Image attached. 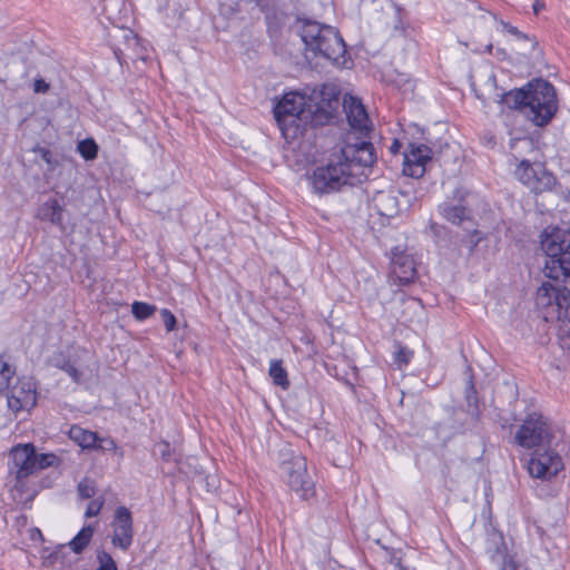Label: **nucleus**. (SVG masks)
<instances>
[{
  "label": "nucleus",
  "mask_w": 570,
  "mask_h": 570,
  "mask_svg": "<svg viewBox=\"0 0 570 570\" xmlns=\"http://www.w3.org/2000/svg\"><path fill=\"white\" fill-rule=\"evenodd\" d=\"M375 161L376 155L371 142L347 144L333 153L325 164L307 174L308 185L317 195L340 191L345 186L365 180Z\"/></svg>",
  "instance_id": "f257e3e1"
},
{
  "label": "nucleus",
  "mask_w": 570,
  "mask_h": 570,
  "mask_svg": "<svg viewBox=\"0 0 570 570\" xmlns=\"http://www.w3.org/2000/svg\"><path fill=\"white\" fill-rule=\"evenodd\" d=\"M333 102L337 104L333 88L313 89L309 96L297 91L285 94L274 108L275 119L284 136H295L307 125L321 126L333 117Z\"/></svg>",
  "instance_id": "f03ea898"
},
{
  "label": "nucleus",
  "mask_w": 570,
  "mask_h": 570,
  "mask_svg": "<svg viewBox=\"0 0 570 570\" xmlns=\"http://www.w3.org/2000/svg\"><path fill=\"white\" fill-rule=\"evenodd\" d=\"M301 38L306 48L315 55L323 56L338 67H347L346 46L335 28L305 20L302 22Z\"/></svg>",
  "instance_id": "7ed1b4c3"
},
{
  "label": "nucleus",
  "mask_w": 570,
  "mask_h": 570,
  "mask_svg": "<svg viewBox=\"0 0 570 570\" xmlns=\"http://www.w3.org/2000/svg\"><path fill=\"white\" fill-rule=\"evenodd\" d=\"M541 248L546 254L543 274L549 279L566 277V291L570 292V232L549 227L541 234Z\"/></svg>",
  "instance_id": "20e7f679"
},
{
  "label": "nucleus",
  "mask_w": 570,
  "mask_h": 570,
  "mask_svg": "<svg viewBox=\"0 0 570 570\" xmlns=\"http://www.w3.org/2000/svg\"><path fill=\"white\" fill-rule=\"evenodd\" d=\"M557 95L553 86L543 79L527 85L525 117L537 126L547 125L557 111Z\"/></svg>",
  "instance_id": "39448f33"
},
{
  "label": "nucleus",
  "mask_w": 570,
  "mask_h": 570,
  "mask_svg": "<svg viewBox=\"0 0 570 570\" xmlns=\"http://www.w3.org/2000/svg\"><path fill=\"white\" fill-rule=\"evenodd\" d=\"M566 277L549 279L537 291L535 305L546 322L560 321L563 309L569 305L570 292L566 291Z\"/></svg>",
  "instance_id": "423d86ee"
},
{
  "label": "nucleus",
  "mask_w": 570,
  "mask_h": 570,
  "mask_svg": "<svg viewBox=\"0 0 570 570\" xmlns=\"http://www.w3.org/2000/svg\"><path fill=\"white\" fill-rule=\"evenodd\" d=\"M552 433L548 421L539 413L527 416L515 433V442L528 450H541L549 448Z\"/></svg>",
  "instance_id": "0eeeda50"
},
{
  "label": "nucleus",
  "mask_w": 570,
  "mask_h": 570,
  "mask_svg": "<svg viewBox=\"0 0 570 570\" xmlns=\"http://www.w3.org/2000/svg\"><path fill=\"white\" fill-rule=\"evenodd\" d=\"M281 471L288 487L307 498L313 491V481L307 475L306 460L301 454H294L291 451L284 453L281 462Z\"/></svg>",
  "instance_id": "6e6552de"
},
{
  "label": "nucleus",
  "mask_w": 570,
  "mask_h": 570,
  "mask_svg": "<svg viewBox=\"0 0 570 570\" xmlns=\"http://www.w3.org/2000/svg\"><path fill=\"white\" fill-rule=\"evenodd\" d=\"M514 176L534 193L551 190L556 185L554 176L541 163H531L529 159L515 164Z\"/></svg>",
  "instance_id": "1a4fd4ad"
},
{
  "label": "nucleus",
  "mask_w": 570,
  "mask_h": 570,
  "mask_svg": "<svg viewBox=\"0 0 570 570\" xmlns=\"http://www.w3.org/2000/svg\"><path fill=\"white\" fill-rule=\"evenodd\" d=\"M487 554L497 570H517L512 537H491L487 542Z\"/></svg>",
  "instance_id": "9d476101"
},
{
  "label": "nucleus",
  "mask_w": 570,
  "mask_h": 570,
  "mask_svg": "<svg viewBox=\"0 0 570 570\" xmlns=\"http://www.w3.org/2000/svg\"><path fill=\"white\" fill-rule=\"evenodd\" d=\"M562 469L561 458L549 448L534 450L528 462V471L537 479H551Z\"/></svg>",
  "instance_id": "9b49d317"
},
{
  "label": "nucleus",
  "mask_w": 570,
  "mask_h": 570,
  "mask_svg": "<svg viewBox=\"0 0 570 570\" xmlns=\"http://www.w3.org/2000/svg\"><path fill=\"white\" fill-rule=\"evenodd\" d=\"M8 406L13 412L29 411L36 405V384L30 377H22L9 387L7 393Z\"/></svg>",
  "instance_id": "f8f14e48"
},
{
  "label": "nucleus",
  "mask_w": 570,
  "mask_h": 570,
  "mask_svg": "<svg viewBox=\"0 0 570 570\" xmlns=\"http://www.w3.org/2000/svg\"><path fill=\"white\" fill-rule=\"evenodd\" d=\"M433 151L424 144H410L404 153L403 173L410 177L420 178L432 161Z\"/></svg>",
  "instance_id": "ddd939ff"
},
{
  "label": "nucleus",
  "mask_w": 570,
  "mask_h": 570,
  "mask_svg": "<svg viewBox=\"0 0 570 570\" xmlns=\"http://www.w3.org/2000/svg\"><path fill=\"white\" fill-rule=\"evenodd\" d=\"M343 107L350 126L360 134H366L370 129V119L362 102L354 96L345 95Z\"/></svg>",
  "instance_id": "4468645a"
},
{
  "label": "nucleus",
  "mask_w": 570,
  "mask_h": 570,
  "mask_svg": "<svg viewBox=\"0 0 570 570\" xmlns=\"http://www.w3.org/2000/svg\"><path fill=\"white\" fill-rule=\"evenodd\" d=\"M11 458L18 479L27 478L37 471V454L31 444L16 446L11 451Z\"/></svg>",
  "instance_id": "2eb2a0df"
},
{
  "label": "nucleus",
  "mask_w": 570,
  "mask_h": 570,
  "mask_svg": "<svg viewBox=\"0 0 570 570\" xmlns=\"http://www.w3.org/2000/svg\"><path fill=\"white\" fill-rule=\"evenodd\" d=\"M392 275L401 285L414 282L416 277L415 262L407 254H395L392 259Z\"/></svg>",
  "instance_id": "dca6fc26"
},
{
  "label": "nucleus",
  "mask_w": 570,
  "mask_h": 570,
  "mask_svg": "<svg viewBox=\"0 0 570 570\" xmlns=\"http://www.w3.org/2000/svg\"><path fill=\"white\" fill-rule=\"evenodd\" d=\"M373 208L386 218L395 217L400 212L399 198L392 190H380L372 198Z\"/></svg>",
  "instance_id": "f3484780"
},
{
  "label": "nucleus",
  "mask_w": 570,
  "mask_h": 570,
  "mask_svg": "<svg viewBox=\"0 0 570 570\" xmlns=\"http://www.w3.org/2000/svg\"><path fill=\"white\" fill-rule=\"evenodd\" d=\"M493 101L503 104L509 108L521 109L525 115V106H527V88L511 90L509 92H494L492 97Z\"/></svg>",
  "instance_id": "a211bd4d"
},
{
  "label": "nucleus",
  "mask_w": 570,
  "mask_h": 570,
  "mask_svg": "<svg viewBox=\"0 0 570 570\" xmlns=\"http://www.w3.org/2000/svg\"><path fill=\"white\" fill-rule=\"evenodd\" d=\"M38 217L41 220H47L53 225L62 226L63 208L57 199H49L39 207Z\"/></svg>",
  "instance_id": "6ab92c4d"
},
{
  "label": "nucleus",
  "mask_w": 570,
  "mask_h": 570,
  "mask_svg": "<svg viewBox=\"0 0 570 570\" xmlns=\"http://www.w3.org/2000/svg\"><path fill=\"white\" fill-rule=\"evenodd\" d=\"M70 551L67 548V544H58L55 549L50 550L49 548H43L41 550V559L42 564L45 567H53L57 562L62 564L70 563L69 560Z\"/></svg>",
  "instance_id": "aec40b11"
},
{
  "label": "nucleus",
  "mask_w": 570,
  "mask_h": 570,
  "mask_svg": "<svg viewBox=\"0 0 570 570\" xmlns=\"http://www.w3.org/2000/svg\"><path fill=\"white\" fill-rule=\"evenodd\" d=\"M509 147L511 156L515 164H519L521 159L534 151L533 140L529 137L510 138Z\"/></svg>",
  "instance_id": "412c9836"
},
{
  "label": "nucleus",
  "mask_w": 570,
  "mask_h": 570,
  "mask_svg": "<svg viewBox=\"0 0 570 570\" xmlns=\"http://www.w3.org/2000/svg\"><path fill=\"white\" fill-rule=\"evenodd\" d=\"M69 436L72 441L78 443L82 449H95L99 436L92 431L85 430L78 425L71 426Z\"/></svg>",
  "instance_id": "4be33fe9"
},
{
  "label": "nucleus",
  "mask_w": 570,
  "mask_h": 570,
  "mask_svg": "<svg viewBox=\"0 0 570 570\" xmlns=\"http://www.w3.org/2000/svg\"><path fill=\"white\" fill-rule=\"evenodd\" d=\"M442 215L452 224L460 225L469 219V212L462 204L453 205L452 203H444L441 205Z\"/></svg>",
  "instance_id": "5701e85b"
},
{
  "label": "nucleus",
  "mask_w": 570,
  "mask_h": 570,
  "mask_svg": "<svg viewBox=\"0 0 570 570\" xmlns=\"http://www.w3.org/2000/svg\"><path fill=\"white\" fill-rule=\"evenodd\" d=\"M114 525L115 534H128L131 531V518L126 508L117 509Z\"/></svg>",
  "instance_id": "b1692460"
},
{
  "label": "nucleus",
  "mask_w": 570,
  "mask_h": 570,
  "mask_svg": "<svg viewBox=\"0 0 570 570\" xmlns=\"http://www.w3.org/2000/svg\"><path fill=\"white\" fill-rule=\"evenodd\" d=\"M558 331L559 337L562 342V345L567 348H570V309L569 305L563 309L562 315H560V321Z\"/></svg>",
  "instance_id": "393cba45"
},
{
  "label": "nucleus",
  "mask_w": 570,
  "mask_h": 570,
  "mask_svg": "<svg viewBox=\"0 0 570 570\" xmlns=\"http://www.w3.org/2000/svg\"><path fill=\"white\" fill-rule=\"evenodd\" d=\"M269 376L273 379V382L283 389H287L289 383L287 380V373L283 368L282 363L279 361H272L269 364Z\"/></svg>",
  "instance_id": "a878e982"
},
{
  "label": "nucleus",
  "mask_w": 570,
  "mask_h": 570,
  "mask_svg": "<svg viewBox=\"0 0 570 570\" xmlns=\"http://www.w3.org/2000/svg\"><path fill=\"white\" fill-rule=\"evenodd\" d=\"M155 311L156 307L154 305L144 302H135L131 306L134 316L139 321L148 318L155 313Z\"/></svg>",
  "instance_id": "bb28decb"
},
{
  "label": "nucleus",
  "mask_w": 570,
  "mask_h": 570,
  "mask_svg": "<svg viewBox=\"0 0 570 570\" xmlns=\"http://www.w3.org/2000/svg\"><path fill=\"white\" fill-rule=\"evenodd\" d=\"M78 151L85 159L91 160L97 157L98 146L92 139L81 140L78 144Z\"/></svg>",
  "instance_id": "cd10ccee"
},
{
  "label": "nucleus",
  "mask_w": 570,
  "mask_h": 570,
  "mask_svg": "<svg viewBox=\"0 0 570 570\" xmlns=\"http://www.w3.org/2000/svg\"><path fill=\"white\" fill-rule=\"evenodd\" d=\"M95 449L101 451H112L119 459L124 456V452L117 446L116 442L111 438H99Z\"/></svg>",
  "instance_id": "c85d7f7f"
},
{
  "label": "nucleus",
  "mask_w": 570,
  "mask_h": 570,
  "mask_svg": "<svg viewBox=\"0 0 570 570\" xmlns=\"http://www.w3.org/2000/svg\"><path fill=\"white\" fill-rule=\"evenodd\" d=\"M91 537H73L67 544L70 553L79 554L81 553L90 543Z\"/></svg>",
  "instance_id": "c756f323"
},
{
  "label": "nucleus",
  "mask_w": 570,
  "mask_h": 570,
  "mask_svg": "<svg viewBox=\"0 0 570 570\" xmlns=\"http://www.w3.org/2000/svg\"><path fill=\"white\" fill-rule=\"evenodd\" d=\"M32 151L38 155L47 165L49 170L58 166V160L53 158L51 151L45 147L36 146Z\"/></svg>",
  "instance_id": "7c9ffc66"
},
{
  "label": "nucleus",
  "mask_w": 570,
  "mask_h": 570,
  "mask_svg": "<svg viewBox=\"0 0 570 570\" xmlns=\"http://www.w3.org/2000/svg\"><path fill=\"white\" fill-rule=\"evenodd\" d=\"M78 493L83 499H90L95 495V483L89 479H83L78 484Z\"/></svg>",
  "instance_id": "2f4dec72"
},
{
  "label": "nucleus",
  "mask_w": 570,
  "mask_h": 570,
  "mask_svg": "<svg viewBox=\"0 0 570 570\" xmlns=\"http://www.w3.org/2000/svg\"><path fill=\"white\" fill-rule=\"evenodd\" d=\"M11 370L7 362L0 358V392L9 387Z\"/></svg>",
  "instance_id": "473e14b6"
},
{
  "label": "nucleus",
  "mask_w": 570,
  "mask_h": 570,
  "mask_svg": "<svg viewBox=\"0 0 570 570\" xmlns=\"http://www.w3.org/2000/svg\"><path fill=\"white\" fill-rule=\"evenodd\" d=\"M57 463L58 459L52 453L37 455V471L56 465Z\"/></svg>",
  "instance_id": "72a5a7b5"
},
{
  "label": "nucleus",
  "mask_w": 570,
  "mask_h": 570,
  "mask_svg": "<svg viewBox=\"0 0 570 570\" xmlns=\"http://www.w3.org/2000/svg\"><path fill=\"white\" fill-rule=\"evenodd\" d=\"M160 316L166 330L168 332L174 331L176 326V317L174 316V314H171V312H169L168 309H161Z\"/></svg>",
  "instance_id": "f704fd0d"
},
{
  "label": "nucleus",
  "mask_w": 570,
  "mask_h": 570,
  "mask_svg": "<svg viewBox=\"0 0 570 570\" xmlns=\"http://www.w3.org/2000/svg\"><path fill=\"white\" fill-rule=\"evenodd\" d=\"M55 365L61 367L69 376L73 379V381L78 382L80 380L81 373L69 362H65L63 364L56 362Z\"/></svg>",
  "instance_id": "c9c22d12"
},
{
  "label": "nucleus",
  "mask_w": 570,
  "mask_h": 570,
  "mask_svg": "<svg viewBox=\"0 0 570 570\" xmlns=\"http://www.w3.org/2000/svg\"><path fill=\"white\" fill-rule=\"evenodd\" d=\"M102 507V502L99 500H94L89 502L87 510H86V517H95L99 513L100 509Z\"/></svg>",
  "instance_id": "e433bc0d"
},
{
  "label": "nucleus",
  "mask_w": 570,
  "mask_h": 570,
  "mask_svg": "<svg viewBox=\"0 0 570 570\" xmlns=\"http://www.w3.org/2000/svg\"><path fill=\"white\" fill-rule=\"evenodd\" d=\"M132 537H112V544L121 549H127L131 544Z\"/></svg>",
  "instance_id": "4c0bfd02"
},
{
  "label": "nucleus",
  "mask_w": 570,
  "mask_h": 570,
  "mask_svg": "<svg viewBox=\"0 0 570 570\" xmlns=\"http://www.w3.org/2000/svg\"><path fill=\"white\" fill-rule=\"evenodd\" d=\"M49 90V83L43 79H37L33 82V91L37 94H45Z\"/></svg>",
  "instance_id": "58836bf2"
},
{
  "label": "nucleus",
  "mask_w": 570,
  "mask_h": 570,
  "mask_svg": "<svg viewBox=\"0 0 570 570\" xmlns=\"http://www.w3.org/2000/svg\"><path fill=\"white\" fill-rule=\"evenodd\" d=\"M412 356V353L405 348H401L397 353V361L403 364H407L410 362V358Z\"/></svg>",
  "instance_id": "ea45409f"
},
{
  "label": "nucleus",
  "mask_w": 570,
  "mask_h": 570,
  "mask_svg": "<svg viewBox=\"0 0 570 570\" xmlns=\"http://www.w3.org/2000/svg\"><path fill=\"white\" fill-rule=\"evenodd\" d=\"M500 24L502 26L503 30H505L507 32L518 36V37H524L515 27H513L502 20L500 21Z\"/></svg>",
  "instance_id": "a19ab883"
},
{
  "label": "nucleus",
  "mask_w": 570,
  "mask_h": 570,
  "mask_svg": "<svg viewBox=\"0 0 570 570\" xmlns=\"http://www.w3.org/2000/svg\"><path fill=\"white\" fill-rule=\"evenodd\" d=\"M168 449H169V444L168 443L159 444V451H160V454H161L163 458H166L168 455Z\"/></svg>",
  "instance_id": "79ce46f5"
},
{
  "label": "nucleus",
  "mask_w": 570,
  "mask_h": 570,
  "mask_svg": "<svg viewBox=\"0 0 570 570\" xmlns=\"http://www.w3.org/2000/svg\"><path fill=\"white\" fill-rule=\"evenodd\" d=\"M94 532V528H91V525H86L83 528H81L77 534L79 535H82V534H92Z\"/></svg>",
  "instance_id": "37998d69"
},
{
  "label": "nucleus",
  "mask_w": 570,
  "mask_h": 570,
  "mask_svg": "<svg viewBox=\"0 0 570 570\" xmlns=\"http://www.w3.org/2000/svg\"><path fill=\"white\" fill-rule=\"evenodd\" d=\"M472 394H475V390H474V385H473L472 381L470 380L469 381V387H468L466 397L469 400H471Z\"/></svg>",
  "instance_id": "c03bdc74"
},
{
  "label": "nucleus",
  "mask_w": 570,
  "mask_h": 570,
  "mask_svg": "<svg viewBox=\"0 0 570 570\" xmlns=\"http://www.w3.org/2000/svg\"><path fill=\"white\" fill-rule=\"evenodd\" d=\"M543 7H544L543 2H541V1H535V2L533 3V11H534L535 13H538V12H539Z\"/></svg>",
  "instance_id": "a18cd8bd"
},
{
  "label": "nucleus",
  "mask_w": 570,
  "mask_h": 570,
  "mask_svg": "<svg viewBox=\"0 0 570 570\" xmlns=\"http://www.w3.org/2000/svg\"><path fill=\"white\" fill-rule=\"evenodd\" d=\"M489 83L493 87V89L495 90V77L493 75H490L489 77Z\"/></svg>",
  "instance_id": "49530a36"
},
{
  "label": "nucleus",
  "mask_w": 570,
  "mask_h": 570,
  "mask_svg": "<svg viewBox=\"0 0 570 570\" xmlns=\"http://www.w3.org/2000/svg\"><path fill=\"white\" fill-rule=\"evenodd\" d=\"M396 85L397 86H402V85H405L407 82V79L405 78V76H402L401 79L397 81L395 80Z\"/></svg>",
  "instance_id": "de8ad7c7"
},
{
  "label": "nucleus",
  "mask_w": 570,
  "mask_h": 570,
  "mask_svg": "<svg viewBox=\"0 0 570 570\" xmlns=\"http://www.w3.org/2000/svg\"><path fill=\"white\" fill-rule=\"evenodd\" d=\"M400 148V144L397 141H394L391 146V151L395 153Z\"/></svg>",
  "instance_id": "09e8293b"
},
{
  "label": "nucleus",
  "mask_w": 570,
  "mask_h": 570,
  "mask_svg": "<svg viewBox=\"0 0 570 570\" xmlns=\"http://www.w3.org/2000/svg\"><path fill=\"white\" fill-rule=\"evenodd\" d=\"M492 48H493V47H492V45H491V43H490V45H488V46H487V52H488V53H491V52H492Z\"/></svg>",
  "instance_id": "8fccbe9b"
},
{
  "label": "nucleus",
  "mask_w": 570,
  "mask_h": 570,
  "mask_svg": "<svg viewBox=\"0 0 570 570\" xmlns=\"http://www.w3.org/2000/svg\"><path fill=\"white\" fill-rule=\"evenodd\" d=\"M375 543H376V544H379V546H382V543H381V539H380V538H379V539H376V540H375Z\"/></svg>",
  "instance_id": "3c124183"
},
{
  "label": "nucleus",
  "mask_w": 570,
  "mask_h": 570,
  "mask_svg": "<svg viewBox=\"0 0 570 570\" xmlns=\"http://www.w3.org/2000/svg\"><path fill=\"white\" fill-rule=\"evenodd\" d=\"M39 539H40V541H41V542H43V541H45V540H43V535H40V537H39Z\"/></svg>",
  "instance_id": "603ef678"
}]
</instances>
